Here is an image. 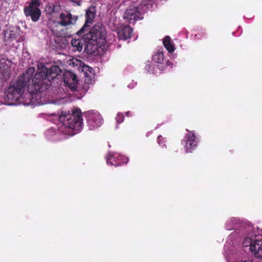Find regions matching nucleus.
Here are the masks:
<instances>
[{
	"mask_svg": "<svg viewBox=\"0 0 262 262\" xmlns=\"http://www.w3.org/2000/svg\"><path fill=\"white\" fill-rule=\"evenodd\" d=\"M58 24L61 26L67 27L75 25L78 20V16L72 15L69 12H66L60 14Z\"/></svg>",
	"mask_w": 262,
	"mask_h": 262,
	"instance_id": "9b49d317",
	"label": "nucleus"
},
{
	"mask_svg": "<svg viewBox=\"0 0 262 262\" xmlns=\"http://www.w3.org/2000/svg\"><path fill=\"white\" fill-rule=\"evenodd\" d=\"M106 162L107 164H110L111 165H114L116 167L120 166L121 163H117L116 160L114 157V156L112 154H108L107 157L106 158Z\"/></svg>",
	"mask_w": 262,
	"mask_h": 262,
	"instance_id": "412c9836",
	"label": "nucleus"
},
{
	"mask_svg": "<svg viewBox=\"0 0 262 262\" xmlns=\"http://www.w3.org/2000/svg\"><path fill=\"white\" fill-rule=\"evenodd\" d=\"M41 5L40 0H30L28 3V5L25 7L24 11L27 17H30L32 21H37L41 14V12L39 9Z\"/></svg>",
	"mask_w": 262,
	"mask_h": 262,
	"instance_id": "39448f33",
	"label": "nucleus"
},
{
	"mask_svg": "<svg viewBox=\"0 0 262 262\" xmlns=\"http://www.w3.org/2000/svg\"><path fill=\"white\" fill-rule=\"evenodd\" d=\"M254 234H255L253 232L249 233L248 235L245 238L243 242V247H250V248H251V246L252 245L253 242L254 241Z\"/></svg>",
	"mask_w": 262,
	"mask_h": 262,
	"instance_id": "aec40b11",
	"label": "nucleus"
},
{
	"mask_svg": "<svg viewBox=\"0 0 262 262\" xmlns=\"http://www.w3.org/2000/svg\"><path fill=\"white\" fill-rule=\"evenodd\" d=\"M35 70L34 68H30L26 71V73H24L17 79V94H19L17 96V105L19 103H23L24 105L28 104L30 102H27L24 100L25 98V90L27 86H28L29 84L28 83L32 78V75L34 72Z\"/></svg>",
	"mask_w": 262,
	"mask_h": 262,
	"instance_id": "20e7f679",
	"label": "nucleus"
},
{
	"mask_svg": "<svg viewBox=\"0 0 262 262\" xmlns=\"http://www.w3.org/2000/svg\"><path fill=\"white\" fill-rule=\"evenodd\" d=\"M63 80L65 84L72 91L77 90L78 80L77 76L71 71H66L63 74Z\"/></svg>",
	"mask_w": 262,
	"mask_h": 262,
	"instance_id": "6e6552de",
	"label": "nucleus"
},
{
	"mask_svg": "<svg viewBox=\"0 0 262 262\" xmlns=\"http://www.w3.org/2000/svg\"><path fill=\"white\" fill-rule=\"evenodd\" d=\"M88 123L91 129L97 128L102 124V120L99 115L91 114L88 117Z\"/></svg>",
	"mask_w": 262,
	"mask_h": 262,
	"instance_id": "2eb2a0df",
	"label": "nucleus"
},
{
	"mask_svg": "<svg viewBox=\"0 0 262 262\" xmlns=\"http://www.w3.org/2000/svg\"><path fill=\"white\" fill-rule=\"evenodd\" d=\"M43 76L49 81H51L55 79L61 73V70L58 66L54 65L51 66L50 69L42 68L39 70Z\"/></svg>",
	"mask_w": 262,
	"mask_h": 262,
	"instance_id": "f8f14e48",
	"label": "nucleus"
},
{
	"mask_svg": "<svg viewBox=\"0 0 262 262\" xmlns=\"http://www.w3.org/2000/svg\"><path fill=\"white\" fill-rule=\"evenodd\" d=\"M59 119L66 127L76 131L82 128V118L81 111L79 108L73 110L71 113L69 111H61Z\"/></svg>",
	"mask_w": 262,
	"mask_h": 262,
	"instance_id": "f03ea898",
	"label": "nucleus"
},
{
	"mask_svg": "<svg viewBox=\"0 0 262 262\" xmlns=\"http://www.w3.org/2000/svg\"><path fill=\"white\" fill-rule=\"evenodd\" d=\"M237 262H254L252 260H239Z\"/></svg>",
	"mask_w": 262,
	"mask_h": 262,
	"instance_id": "a878e982",
	"label": "nucleus"
},
{
	"mask_svg": "<svg viewBox=\"0 0 262 262\" xmlns=\"http://www.w3.org/2000/svg\"><path fill=\"white\" fill-rule=\"evenodd\" d=\"M49 11L50 13H52L54 12V5L52 4V6H49Z\"/></svg>",
	"mask_w": 262,
	"mask_h": 262,
	"instance_id": "393cba45",
	"label": "nucleus"
},
{
	"mask_svg": "<svg viewBox=\"0 0 262 262\" xmlns=\"http://www.w3.org/2000/svg\"><path fill=\"white\" fill-rule=\"evenodd\" d=\"M96 7L91 6L86 10L85 21L83 27L76 33L78 35H81L89 29L96 16Z\"/></svg>",
	"mask_w": 262,
	"mask_h": 262,
	"instance_id": "423d86ee",
	"label": "nucleus"
},
{
	"mask_svg": "<svg viewBox=\"0 0 262 262\" xmlns=\"http://www.w3.org/2000/svg\"><path fill=\"white\" fill-rule=\"evenodd\" d=\"M133 29L128 25L120 27L118 29L117 35L119 40H126L132 36Z\"/></svg>",
	"mask_w": 262,
	"mask_h": 262,
	"instance_id": "4468645a",
	"label": "nucleus"
},
{
	"mask_svg": "<svg viewBox=\"0 0 262 262\" xmlns=\"http://www.w3.org/2000/svg\"><path fill=\"white\" fill-rule=\"evenodd\" d=\"M152 59L155 62L162 64L164 62V54L162 52L157 53L154 55Z\"/></svg>",
	"mask_w": 262,
	"mask_h": 262,
	"instance_id": "4be33fe9",
	"label": "nucleus"
},
{
	"mask_svg": "<svg viewBox=\"0 0 262 262\" xmlns=\"http://www.w3.org/2000/svg\"><path fill=\"white\" fill-rule=\"evenodd\" d=\"M186 130L189 133L186 135L183 141L187 152H191L197 147L198 141L193 132L189 131L187 129Z\"/></svg>",
	"mask_w": 262,
	"mask_h": 262,
	"instance_id": "1a4fd4ad",
	"label": "nucleus"
},
{
	"mask_svg": "<svg viewBox=\"0 0 262 262\" xmlns=\"http://www.w3.org/2000/svg\"><path fill=\"white\" fill-rule=\"evenodd\" d=\"M86 46V40L85 39V34L83 35V37L81 38H73L71 40V45L75 51L80 52L83 49V45Z\"/></svg>",
	"mask_w": 262,
	"mask_h": 262,
	"instance_id": "f3484780",
	"label": "nucleus"
},
{
	"mask_svg": "<svg viewBox=\"0 0 262 262\" xmlns=\"http://www.w3.org/2000/svg\"><path fill=\"white\" fill-rule=\"evenodd\" d=\"M164 47L169 53H173L175 50L174 45L172 42L171 38L169 36L165 37L163 39Z\"/></svg>",
	"mask_w": 262,
	"mask_h": 262,
	"instance_id": "6ab92c4d",
	"label": "nucleus"
},
{
	"mask_svg": "<svg viewBox=\"0 0 262 262\" xmlns=\"http://www.w3.org/2000/svg\"><path fill=\"white\" fill-rule=\"evenodd\" d=\"M140 14L138 8L134 7L125 11L123 18L126 21L131 24L136 21L139 18Z\"/></svg>",
	"mask_w": 262,
	"mask_h": 262,
	"instance_id": "ddd939ff",
	"label": "nucleus"
},
{
	"mask_svg": "<svg viewBox=\"0 0 262 262\" xmlns=\"http://www.w3.org/2000/svg\"><path fill=\"white\" fill-rule=\"evenodd\" d=\"M11 64V61L8 59L2 58L0 59V73L4 77L7 78L9 76Z\"/></svg>",
	"mask_w": 262,
	"mask_h": 262,
	"instance_id": "dca6fc26",
	"label": "nucleus"
},
{
	"mask_svg": "<svg viewBox=\"0 0 262 262\" xmlns=\"http://www.w3.org/2000/svg\"><path fill=\"white\" fill-rule=\"evenodd\" d=\"M75 3L77 4V5L80 6V3L79 2H75Z\"/></svg>",
	"mask_w": 262,
	"mask_h": 262,
	"instance_id": "bb28decb",
	"label": "nucleus"
},
{
	"mask_svg": "<svg viewBox=\"0 0 262 262\" xmlns=\"http://www.w3.org/2000/svg\"><path fill=\"white\" fill-rule=\"evenodd\" d=\"M49 81L44 77L41 71H38L34 75L32 79V84L28 85V93L25 94V98L27 97L30 100L32 98V94L40 93L46 91L49 88Z\"/></svg>",
	"mask_w": 262,
	"mask_h": 262,
	"instance_id": "7ed1b4c3",
	"label": "nucleus"
},
{
	"mask_svg": "<svg viewBox=\"0 0 262 262\" xmlns=\"http://www.w3.org/2000/svg\"><path fill=\"white\" fill-rule=\"evenodd\" d=\"M16 82L11 83L5 92V103L8 105H16Z\"/></svg>",
	"mask_w": 262,
	"mask_h": 262,
	"instance_id": "0eeeda50",
	"label": "nucleus"
},
{
	"mask_svg": "<svg viewBox=\"0 0 262 262\" xmlns=\"http://www.w3.org/2000/svg\"><path fill=\"white\" fill-rule=\"evenodd\" d=\"M106 32L105 28L101 23L95 24L85 34V39L86 40V48L94 52L99 48L105 49L106 43L105 39Z\"/></svg>",
	"mask_w": 262,
	"mask_h": 262,
	"instance_id": "f257e3e1",
	"label": "nucleus"
},
{
	"mask_svg": "<svg viewBox=\"0 0 262 262\" xmlns=\"http://www.w3.org/2000/svg\"><path fill=\"white\" fill-rule=\"evenodd\" d=\"M250 250L251 253L257 258L262 259V236L254 234V239Z\"/></svg>",
	"mask_w": 262,
	"mask_h": 262,
	"instance_id": "9d476101",
	"label": "nucleus"
},
{
	"mask_svg": "<svg viewBox=\"0 0 262 262\" xmlns=\"http://www.w3.org/2000/svg\"><path fill=\"white\" fill-rule=\"evenodd\" d=\"M124 119V117L123 115V114H119V113L118 114V115L116 118V121L118 123H122Z\"/></svg>",
	"mask_w": 262,
	"mask_h": 262,
	"instance_id": "b1692460",
	"label": "nucleus"
},
{
	"mask_svg": "<svg viewBox=\"0 0 262 262\" xmlns=\"http://www.w3.org/2000/svg\"><path fill=\"white\" fill-rule=\"evenodd\" d=\"M158 143L159 145L161 146L162 147H166L165 145V139L161 135H159L158 137Z\"/></svg>",
	"mask_w": 262,
	"mask_h": 262,
	"instance_id": "5701e85b",
	"label": "nucleus"
},
{
	"mask_svg": "<svg viewBox=\"0 0 262 262\" xmlns=\"http://www.w3.org/2000/svg\"><path fill=\"white\" fill-rule=\"evenodd\" d=\"M82 71L84 72L85 82L88 84L92 83V78H94V70L89 66H84L82 67Z\"/></svg>",
	"mask_w": 262,
	"mask_h": 262,
	"instance_id": "a211bd4d",
	"label": "nucleus"
}]
</instances>
